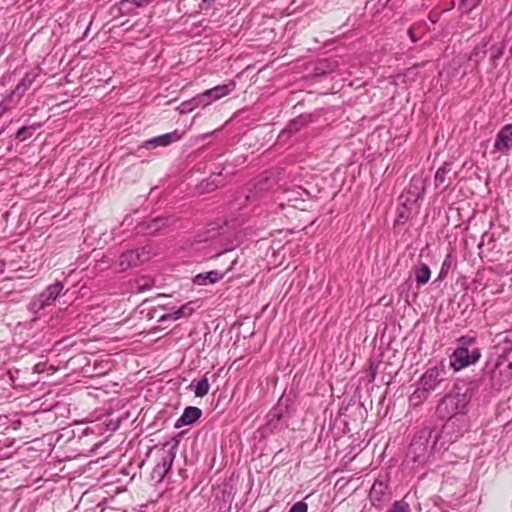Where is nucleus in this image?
I'll return each instance as SVG.
<instances>
[{
  "instance_id": "obj_24",
  "label": "nucleus",
  "mask_w": 512,
  "mask_h": 512,
  "mask_svg": "<svg viewBox=\"0 0 512 512\" xmlns=\"http://www.w3.org/2000/svg\"><path fill=\"white\" fill-rule=\"evenodd\" d=\"M166 320H173V316H171V313L164 314L159 318V322H164Z\"/></svg>"
},
{
  "instance_id": "obj_18",
  "label": "nucleus",
  "mask_w": 512,
  "mask_h": 512,
  "mask_svg": "<svg viewBox=\"0 0 512 512\" xmlns=\"http://www.w3.org/2000/svg\"><path fill=\"white\" fill-rule=\"evenodd\" d=\"M387 486L382 480H375L371 488V494L384 495Z\"/></svg>"
},
{
  "instance_id": "obj_14",
  "label": "nucleus",
  "mask_w": 512,
  "mask_h": 512,
  "mask_svg": "<svg viewBox=\"0 0 512 512\" xmlns=\"http://www.w3.org/2000/svg\"><path fill=\"white\" fill-rule=\"evenodd\" d=\"M308 122V116L301 115L289 123L287 130L290 133H295L299 131L302 127L306 126Z\"/></svg>"
},
{
  "instance_id": "obj_4",
  "label": "nucleus",
  "mask_w": 512,
  "mask_h": 512,
  "mask_svg": "<svg viewBox=\"0 0 512 512\" xmlns=\"http://www.w3.org/2000/svg\"><path fill=\"white\" fill-rule=\"evenodd\" d=\"M62 289L63 285L61 282H56L48 286L46 290L32 302V307L38 310L43 309L58 297Z\"/></svg>"
},
{
  "instance_id": "obj_25",
  "label": "nucleus",
  "mask_w": 512,
  "mask_h": 512,
  "mask_svg": "<svg viewBox=\"0 0 512 512\" xmlns=\"http://www.w3.org/2000/svg\"><path fill=\"white\" fill-rule=\"evenodd\" d=\"M4 263L0 261V274L4 271Z\"/></svg>"
},
{
  "instance_id": "obj_11",
  "label": "nucleus",
  "mask_w": 512,
  "mask_h": 512,
  "mask_svg": "<svg viewBox=\"0 0 512 512\" xmlns=\"http://www.w3.org/2000/svg\"><path fill=\"white\" fill-rule=\"evenodd\" d=\"M431 276L430 268L427 264L421 263L416 269H415V278L418 285H424L426 284Z\"/></svg>"
},
{
  "instance_id": "obj_13",
  "label": "nucleus",
  "mask_w": 512,
  "mask_h": 512,
  "mask_svg": "<svg viewBox=\"0 0 512 512\" xmlns=\"http://www.w3.org/2000/svg\"><path fill=\"white\" fill-rule=\"evenodd\" d=\"M138 261V255L134 251H128L123 253L119 259V265L121 269H127L132 265H136Z\"/></svg>"
},
{
  "instance_id": "obj_23",
  "label": "nucleus",
  "mask_w": 512,
  "mask_h": 512,
  "mask_svg": "<svg viewBox=\"0 0 512 512\" xmlns=\"http://www.w3.org/2000/svg\"><path fill=\"white\" fill-rule=\"evenodd\" d=\"M172 460L167 461L166 459H163V467H164V475L170 470Z\"/></svg>"
},
{
  "instance_id": "obj_1",
  "label": "nucleus",
  "mask_w": 512,
  "mask_h": 512,
  "mask_svg": "<svg viewBox=\"0 0 512 512\" xmlns=\"http://www.w3.org/2000/svg\"><path fill=\"white\" fill-rule=\"evenodd\" d=\"M459 342L460 346L450 358V364L455 371L476 363L481 356L479 348L473 345V338L462 337Z\"/></svg>"
},
{
  "instance_id": "obj_16",
  "label": "nucleus",
  "mask_w": 512,
  "mask_h": 512,
  "mask_svg": "<svg viewBox=\"0 0 512 512\" xmlns=\"http://www.w3.org/2000/svg\"><path fill=\"white\" fill-rule=\"evenodd\" d=\"M36 76L37 74L33 72L26 73L21 82L17 85L16 90H22L23 92L27 90L35 81Z\"/></svg>"
},
{
  "instance_id": "obj_20",
  "label": "nucleus",
  "mask_w": 512,
  "mask_h": 512,
  "mask_svg": "<svg viewBox=\"0 0 512 512\" xmlns=\"http://www.w3.org/2000/svg\"><path fill=\"white\" fill-rule=\"evenodd\" d=\"M492 50L493 51H492L490 58H491V61L495 64L496 60L499 59L500 57H502L504 47L501 45V46L493 47Z\"/></svg>"
},
{
  "instance_id": "obj_9",
  "label": "nucleus",
  "mask_w": 512,
  "mask_h": 512,
  "mask_svg": "<svg viewBox=\"0 0 512 512\" xmlns=\"http://www.w3.org/2000/svg\"><path fill=\"white\" fill-rule=\"evenodd\" d=\"M225 273H220L217 270H212L206 273H200L196 275L193 282L197 285H206L208 283L214 284L220 281L224 277Z\"/></svg>"
},
{
  "instance_id": "obj_21",
  "label": "nucleus",
  "mask_w": 512,
  "mask_h": 512,
  "mask_svg": "<svg viewBox=\"0 0 512 512\" xmlns=\"http://www.w3.org/2000/svg\"><path fill=\"white\" fill-rule=\"evenodd\" d=\"M307 510H308V505L303 501H299V502H296L291 507L289 512H307Z\"/></svg>"
},
{
  "instance_id": "obj_15",
  "label": "nucleus",
  "mask_w": 512,
  "mask_h": 512,
  "mask_svg": "<svg viewBox=\"0 0 512 512\" xmlns=\"http://www.w3.org/2000/svg\"><path fill=\"white\" fill-rule=\"evenodd\" d=\"M406 499L407 496L403 497L401 500L395 501L386 512H411L410 504Z\"/></svg>"
},
{
  "instance_id": "obj_2",
  "label": "nucleus",
  "mask_w": 512,
  "mask_h": 512,
  "mask_svg": "<svg viewBox=\"0 0 512 512\" xmlns=\"http://www.w3.org/2000/svg\"><path fill=\"white\" fill-rule=\"evenodd\" d=\"M512 380V352L502 355L491 371L492 385L498 389L506 387Z\"/></svg>"
},
{
  "instance_id": "obj_7",
  "label": "nucleus",
  "mask_w": 512,
  "mask_h": 512,
  "mask_svg": "<svg viewBox=\"0 0 512 512\" xmlns=\"http://www.w3.org/2000/svg\"><path fill=\"white\" fill-rule=\"evenodd\" d=\"M202 415L201 409L194 406H189L185 408L183 414L181 417L177 420L175 426L177 428L185 426V425H191L195 423Z\"/></svg>"
},
{
  "instance_id": "obj_8",
  "label": "nucleus",
  "mask_w": 512,
  "mask_h": 512,
  "mask_svg": "<svg viewBox=\"0 0 512 512\" xmlns=\"http://www.w3.org/2000/svg\"><path fill=\"white\" fill-rule=\"evenodd\" d=\"M235 88L234 83L225 85H219L214 88L208 89L199 96V100H203L205 97L212 98V100H218L228 95Z\"/></svg>"
},
{
  "instance_id": "obj_10",
  "label": "nucleus",
  "mask_w": 512,
  "mask_h": 512,
  "mask_svg": "<svg viewBox=\"0 0 512 512\" xmlns=\"http://www.w3.org/2000/svg\"><path fill=\"white\" fill-rule=\"evenodd\" d=\"M190 387H194V393L196 397H204L208 394L210 389V384L208 378L204 376L201 380L195 382L193 381Z\"/></svg>"
},
{
  "instance_id": "obj_6",
  "label": "nucleus",
  "mask_w": 512,
  "mask_h": 512,
  "mask_svg": "<svg viewBox=\"0 0 512 512\" xmlns=\"http://www.w3.org/2000/svg\"><path fill=\"white\" fill-rule=\"evenodd\" d=\"M181 137H182L181 134L178 133L177 130H175L173 132L166 133V134H163V135H160V136H157V137L147 140L145 142V146L147 148L157 147V146L165 147V146L170 145L171 143L179 141L181 139Z\"/></svg>"
},
{
  "instance_id": "obj_26",
  "label": "nucleus",
  "mask_w": 512,
  "mask_h": 512,
  "mask_svg": "<svg viewBox=\"0 0 512 512\" xmlns=\"http://www.w3.org/2000/svg\"><path fill=\"white\" fill-rule=\"evenodd\" d=\"M448 401H451V402H452V401H453V399H452V398L445 399V400H444V403H446V402H448Z\"/></svg>"
},
{
  "instance_id": "obj_19",
  "label": "nucleus",
  "mask_w": 512,
  "mask_h": 512,
  "mask_svg": "<svg viewBox=\"0 0 512 512\" xmlns=\"http://www.w3.org/2000/svg\"><path fill=\"white\" fill-rule=\"evenodd\" d=\"M31 136H32V130H31V128H28V127H21L16 133V138L20 141H24Z\"/></svg>"
},
{
  "instance_id": "obj_5",
  "label": "nucleus",
  "mask_w": 512,
  "mask_h": 512,
  "mask_svg": "<svg viewBox=\"0 0 512 512\" xmlns=\"http://www.w3.org/2000/svg\"><path fill=\"white\" fill-rule=\"evenodd\" d=\"M443 369L431 367L421 377V385L425 391L434 390L442 381Z\"/></svg>"
},
{
  "instance_id": "obj_22",
  "label": "nucleus",
  "mask_w": 512,
  "mask_h": 512,
  "mask_svg": "<svg viewBox=\"0 0 512 512\" xmlns=\"http://www.w3.org/2000/svg\"><path fill=\"white\" fill-rule=\"evenodd\" d=\"M445 175L446 170L444 168H439L435 174V183L437 185L443 184L445 182Z\"/></svg>"
},
{
  "instance_id": "obj_3",
  "label": "nucleus",
  "mask_w": 512,
  "mask_h": 512,
  "mask_svg": "<svg viewBox=\"0 0 512 512\" xmlns=\"http://www.w3.org/2000/svg\"><path fill=\"white\" fill-rule=\"evenodd\" d=\"M493 148L503 155L512 150V124H506L498 131Z\"/></svg>"
},
{
  "instance_id": "obj_12",
  "label": "nucleus",
  "mask_w": 512,
  "mask_h": 512,
  "mask_svg": "<svg viewBox=\"0 0 512 512\" xmlns=\"http://www.w3.org/2000/svg\"><path fill=\"white\" fill-rule=\"evenodd\" d=\"M195 309L196 307L194 302H188L182 305L178 310L171 313V316H173V320H178L183 317H189L194 313Z\"/></svg>"
},
{
  "instance_id": "obj_17",
  "label": "nucleus",
  "mask_w": 512,
  "mask_h": 512,
  "mask_svg": "<svg viewBox=\"0 0 512 512\" xmlns=\"http://www.w3.org/2000/svg\"><path fill=\"white\" fill-rule=\"evenodd\" d=\"M480 2L481 0H461L460 9L464 13H470L472 10L479 6Z\"/></svg>"
}]
</instances>
